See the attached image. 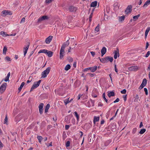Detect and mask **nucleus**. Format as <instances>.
Segmentation results:
<instances>
[{
  "label": "nucleus",
  "mask_w": 150,
  "mask_h": 150,
  "mask_svg": "<svg viewBox=\"0 0 150 150\" xmlns=\"http://www.w3.org/2000/svg\"><path fill=\"white\" fill-rule=\"evenodd\" d=\"M51 69L50 67H47L46 69L41 74V77L45 78L46 77L47 75L49 74Z\"/></svg>",
  "instance_id": "obj_1"
},
{
  "label": "nucleus",
  "mask_w": 150,
  "mask_h": 150,
  "mask_svg": "<svg viewBox=\"0 0 150 150\" xmlns=\"http://www.w3.org/2000/svg\"><path fill=\"white\" fill-rule=\"evenodd\" d=\"M41 81V80H39L38 81L35 82L31 88L30 91L31 92L33 89L38 87L39 86Z\"/></svg>",
  "instance_id": "obj_2"
},
{
  "label": "nucleus",
  "mask_w": 150,
  "mask_h": 150,
  "mask_svg": "<svg viewBox=\"0 0 150 150\" xmlns=\"http://www.w3.org/2000/svg\"><path fill=\"white\" fill-rule=\"evenodd\" d=\"M97 69V66H95L93 67H89L87 68H85L84 69L83 71H87L88 70H90L92 72L95 71Z\"/></svg>",
  "instance_id": "obj_3"
},
{
  "label": "nucleus",
  "mask_w": 150,
  "mask_h": 150,
  "mask_svg": "<svg viewBox=\"0 0 150 150\" xmlns=\"http://www.w3.org/2000/svg\"><path fill=\"white\" fill-rule=\"evenodd\" d=\"M7 83H4L0 87V94H1L5 91L6 90Z\"/></svg>",
  "instance_id": "obj_4"
},
{
  "label": "nucleus",
  "mask_w": 150,
  "mask_h": 150,
  "mask_svg": "<svg viewBox=\"0 0 150 150\" xmlns=\"http://www.w3.org/2000/svg\"><path fill=\"white\" fill-rule=\"evenodd\" d=\"M12 14V12L8 10H4L2 11L1 16L5 17L7 15H11Z\"/></svg>",
  "instance_id": "obj_5"
},
{
  "label": "nucleus",
  "mask_w": 150,
  "mask_h": 150,
  "mask_svg": "<svg viewBox=\"0 0 150 150\" xmlns=\"http://www.w3.org/2000/svg\"><path fill=\"white\" fill-rule=\"evenodd\" d=\"M49 19V17L47 16H44L41 17H40L38 20L37 22L40 23L42 21L47 20Z\"/></svg>",
  "instance_id": "obj_6"
},
{
  "label": "nucleus",
  "mask_w": 150,
  "mask_h": 150,
  "mask_svg": "<svg viewBox=\"0 0 150 150\" xmlns=\"http://www.w3.org/2000/svg\"><path fill=\"white\" fill-rule=\"evenodd\" d=\"M132 6L131 5H128L125 11V12L126 14H128L129 13H131L132 11Z\"/></svg>",
  "instance_id": "obj_7"
},
{
  "label": "nucleus",
  "mask_w": 150,
  "mask_h": 150,
  "mask_svg": "<svg viewBox=\"0 0 150 150\" xmlns=\"http://www.w3.org/2000/svg\"><path fill=\"white\" fill-rule=\"evenodd\" d=\"M44 106V104L42 103H41L40 104L38 108L40 113V115L42 114L43 112V107Z\"/></svg>",
  "instance_id": "obj_8"
},
{
  "label": "nucleus",
  "mask_w": 150,
  "mask_h": 150,
  "mask_svg": "<svg viewBox=\"0 0 150 150\" xmlns=\"http://www.w3.org/2000/svg\"><path fill=\"white\" fill-rule=\"evenodd\" d=\"M113 53L114 54V58L115 59H116L117 58V56L118 57L119 56V50L118 48H117L116 50H115L113 52Z\"/></svg>",
  "instance_id": "obj_9"
},
{
  "label": "nucleus",
  "mask_w": 150,
  "mask_h": 150,
  "mask_svg": "<svg viewBox=\"0 0 150 150\" xmlns=\"http://www.w3.org/2000/svg\"><path fill=\"white\" fill-rule=\"evenodd\" d=\"M64 53V49L61 48L60 50L59 53V58L60 59H61L63 58Z\"/></svg>",
  "instance_id": "obj_10"
},
{
  "label": "nucleus",
  "mask_w": 150,
  "mask_h": 150,
  "mask_svg": "<svg viewBox=\"0 0 150 150\" xmlns=\"http://www.w3.org/2000/svg\"><path fill=\"white\" fill-rule=\"evenodd\" d=\"M30 43L28 42L27 44V45L25 47H24L23 48L24 49V56H25L28 50V49L30 45Z\"/></svg>",
  "instance_id": "obj_11"
},
{
  "label": "nucleus",
  "mask_w": 150,
  "mask_h": 150,
  "mask_svg": "<svg viewBox=\"0 0 150 150\" xmlns=\"http://www.w3.org/2000/svg\"><path fill=\"white\" fill-rule=\"evenodd\" d=\"M138 69L137 66H132L128 68V69L130 71H137Z\"/></svg>",
  "instance_id": "obj_12"
},
{
  "label": "nucleus",
  "mask_w": 150,
  "mask_h": 150,
  "mask_svg": "<svg viewBox=\"0 0 150 150\" xmlns=\"http://www.w3.org/2000/svg\"><path fill=\"white\" fill-rule=\"evenodd\" d=\"M53 38V36L51 35L49 36L47 38H46L45 40V42L47 44H49L51 42L52 38Z\"/></svg>",
  "instance_id": "obj_13"
},
{
  "label": "nucleus",
  "mask_w": 150,
  "mask_h": 150,
  "mask_svg": "<svg viewBox=\"0 0 150 150\" xmlns=\"http://www.w3.org/2000/svg\"><path fill=\"white\" fill-rule=\"evenodd\" d=\"M69 40H68L67 41L64 42L63 44L62 45L61 48H62L64 49H65V48L66 46H68L69 44Z\"/></svg>",
  "instance_id": "obj_14"
},
{
  "label": "nucleus",
  "mask_w": 150,
  "mask_h": 150,
  "mask_svg": "<svg viewBox=\"0 0 150 150\" xmlns=\"http://www.w3.org/2000/svg\"><path fill=\"white\" fill-rule=\"evenodd\" d=\"M77 9L76 7L73 6H70L69 8V11L71 12H75Z\"/></svg>",
  "instance_id": "obj_15"
},
{
  "label": "nucleus",
  "mask_w": 150,
  "mask_h": 150,
  "mask_svg": "<svg viewBox=\"0 0 150 150\" xmlns=\"http://www.w3.org/2000/svg\"><path fill=\"white\" fill-rule=\"evenodd\" d=\"M106 59V62H108V61H109L110 62H112L113 61V59L112 57L110 56H107L105 57Z\"/></svg>",
  "instance_id": "obj_16"
},
{
  "label": "nucleus",
  "mask_w": 150,
  "mask_h": 150,
  "mask_svg": "<svg viewBox=\"0 0 150 150\" xmlns=\"http://www.w3.org/2000/svg\"><path fill=\"white\" fill-rule=\"evenodd\" d=\"M111 142V140L109 139L107 140L105 143L104 145L102 146L103 148H104V146H108Z\"/></svg>",
  "instance_id": "obj_17"
},
{
  "label": "nucleus",
  "mask_w": 150,
  "mask_h": 150,
  "mask_svg": "<svg viewBox=\"0 0 150 150\" xmlns=\"http://www.w3.org/2000/svg\"><path fill=\"white\" fill-rule=\"evenodd\" d=\"M101 56H103L106 53V48L104 47L101 50Z\"/></svg>",
  "instance_id": "obj_18"
},
{
  "label": "nucleus",
  "mask_w": 150,
  "mask_h": 150,
  "mask_svg": "<svg viewBox=\"0 0 150 150\" xmlns=\"http://www.w3.org/2000/svg\"><path fill=\"white\" fill-rule=\"evenodd\" d=\"M53 54V52H52L48 50H47V53H46V54H47V56L49 57H52V56Z\"/></svg>",
  "instance_id": "obj_19"
},
{
  "label": "nucleus",
  "mask_w": 150,
  "mask_h": 150,
  "mask_svg": "<svg viewBox=\"0 0 150 150\" xmlns=\"http://www.w3.org/2000/svg\"><path fill=\"white\" fill-rule=\"evenodd\" d=\"M150 4V0H147L143 5V7L144 8L146 7Z\"/></svg>",
  "instance_id": "obj_20"
},
{
  "label": "nucleus",
  "mask_w": 150,
  "mask_h": 150,
  "mask_svg": "<svg viewBox=\"0 0 150 150\" xmlns=\"http://www.w3.org/2000/svg\"><path fill=\"white\" fill-rule=\"evenodd\" d=\"M97 4V1H96L92 2L90 5L91 7H95L96 6Z\"/></svg>",
  "instance_id": "obj_21"
},
{
  "label": "nucleus",
  "mask_w": 150,
  "mask_h": 150,
  "mask_svg": "<svg viewBox=\"0 0 150 150\" xmlns=\"http://www.w3.org/2000/svg\"><path fill=\"white\" fill-rule=\"evenodd\" d=\"M108 95L109 97L110 98L111 96H114L115 94L114 92L113 91H112L108 93Z\"/></svg>",
  "instance_id": "obj_22"
},
{
  "label": "nucleus",
  "mask_w": 150,
  "mask_h": 150,
  "mask_svg": "<svg viewBox=\"0 0 150 150\" xmlns=\"http://www.w3.org/2000/svg\"><path fill=\"white\" fill-rule=\"evenodd\" d=\"M147 83V80L146 79H144L143 81L142 84H141L144 87L146 85Z\"/></svg>",
  "instance_id": "obj_23"
},
{
  "label": "nucleus",
  "mask_w": 150,
  "mask_h": 150,
  "mask_svg": "<svg viewBox=\"0 0 150 150\" xmlns=\"http://www.w3.org/2000/svg\"><path fill=\"white\" fill-rule=\"evenodd\" d=\"M140 100L139 98V96L137 94L136 95L135 97V99H134V101L139 102Z\"/></svg>",
  "instance_id": "obj_24"
},
{
  "label": "nucleus",
  "mask_w": 150,
  "mask_h": 150,
  "mask_svg": "<svg viewBox=\"0 0 150 150\" xmlns=\"http://www.w3.org/2000/svg\"><path fill=\"white\" fill-rule=\"evenodd\" d=\"M10 76V72H9L7 74V76L6 77L5 79H4V81L5 82H7L8 81H9V77Z\"/></svg>",
  "instance_id": "obj_25"
},
{
  "label": "nucleus",
  "mask_w": 150,
  "mask_h": 150,
  "mask_svg": "<svg viewBox=\"0 0 150 150\" xmlns=\"http://www.w3.org/2000/svg\"><path fill=\"white\" fill-rule=\"evenodd\" d=\"M150 30V27H148V28H147L146 29V30L145 31V35L146 38V37L147 35L148 34Z\"/></svg>",
  "instance_id": "obj_26"
},
{
  "label": "nucleus",
  "mask_w": 150,
  "mask_h": 150,
  "mask_svg": "<svg viewBox=\"0 0 150 150\" xmlns=\"http://www.w3.org/2000/svg\"><path fill=\"white\" fill-rule=\"evenodd\" d=\"M50 105L49 104H47L46 106L45 109V112L47 113L48 112V109H49L50 107Z\"/></svg>",
  "instance_id": "obj_27"
},
{
  "label": "nucleus",
  "mask_w": 150,
  "mask_h": 150,
  "mask_svg": "<svg viewBox=\"0 0 150 150\" xmlns=\"http://www.w3.org/2000/svg\"><path fill=\"white\" fill-rule=\"evenodd\" d=\"M47 50H41L39 51V52H38V53L39 54L40 53H44L45 54H46V53H47Z\"/></svg>",
  "instance_id": "obj_28"
},
{
  "label": "nucleus",
  "mask_w": 150,
  "mask_h": 150,
  "mask_svg": "<svg viewBox=\"0 0 150 150\" xmlns=\"http://www.w3.org/2000/svg\"><path fill=\"white\" fill-rule=\"evenodd\" d=\"M71 66L70 64H67L66 65L64 68L65 70L68 71L71 68Z\"/></svg>",
  "instance_id": "obj_29"
},
{
  "label": "nucleus",
  "mask_w": 150,
  "mask_h": 150,
  "mask_svg": "<svg viewBox=\"0 0 150 150\" xmlns=\"http://www.w3.org/2000/svg\"><path fill=\"white\" fill-rule=\"evenodd\" d=\"M99 117H98L95 116L94 117V119L93 120V122L95 124V123L96 122H98L99 120Z\"/></svg>",
  "instance_id": "obj_30"
},
{
  "label": "nucleus",
  "mask_w": 150,
  "mask_h": 150,
  "mask_svg": "<svg viewBox=\"0 0 150 150\" xmlns=\"http://www.w3.org/2000/svg\"><path fill=\"white\" fill-rule=\"evenodd\" d=\"M25 84V83L24 82H23L22 83L21 85L20 86V87L18 88V89L19 91H21L23 86Z\"/></svg>",
  "instance_id": "obj_31"
},
{
  "label": "nucleus",
  "mask_w": 150,
  "mask_h": 150,
  "mask_svg": "<svg viewBox=\"0 0 150 150\" xmlns=\"http://www.w3.org/2000/svg\"><path fill=\"white\" fill-rule=\"evenodd\" d=\"M125 18V16H122L119 17V21L122 22L124 21Z\"/></svg>",
  "instance_id": "obj_32"
},
{
  "label": "nucleus",
  "mask_w": 150,
  "mask_h": 150,
  "mask_svg": "<svg viewBox=\"0 0 150 150\" xmlns=\"http://www.w3.org/2000/svg\"><path fill=\"white\" fill-rule=\"evenodd\" d=\"M140 14H139L138 15H136V16H134L133 17V19L134 20V21H136V20H137L138 18L140 17Z\"/></svg>",
  "instance_id": "obj_33"
},
{
  "label": "nucleus",
  "mask_w": 150,
  "mask_h": 150,
  "mask_svg": "<svg viewBox=\"0 0 150 150\" xmlns=\"http://www.w3.org/2000/svg\"><path fill=\"white\" fill-rule=\"evenodd\" d=\"M37 138L39 140V142L41 144V141H42V137L41 136H37Z\"/></svg>",
  "instance_id": "obj_34"
},
{
  "label": "nucleus",
  "mask_w": 150,
  "mask_h": 150,
  "mask_svg": "<svg viewBox=\"0 0 150 150\" xmlns=\"http://www.w3.org/2000/svg\"><path fill=\"white\" fill-rule=\"evenodd\" d=\"M146 131V129H141L140 132H139V133L141 134H144Z\"/></svg>",
  "instance_id": "obj_35"
},
{
  "label": "nucleus",
  "mask_w": 150,
  "mask_h": 150,
  "mask_svg": "<svg viewBox=\"0 0 150 150\" xmlns=\"http://www.w3.org/2000/svg\"><path fill=\"white\" fill-rule=\"evenodd\" d=\"M7 50V47H6L4 46V47L3 49V53L4 54H6V51Z\"/></svg>",
  "instance_id": "obj_36"
},
{
  "label": "nucleus",
  "mask_w": 150,
  "mask_h": 150,
  "mask_svg": "<svg viewBox=\"0 0 150 150\" xmlns=\"http://www.w3.org/2000/svg\"><path fill=\"white\" fill-rule=\"evenodd\" d=\"M74 114L75 116L76 117L77 121H78L79 119V115H78L77 112L76 111L74 112Z\"/></svg>",
  "instance_id": "obj_37"
},
{
  "label": "nucleus",
  "mask_w": 150,
  "mask_h": 150,
  "mask_svg": "<svg viewBox=\"0 0 150 150\" xmlns=\"http://www.w3.org/2000/svg\"><path fill=\"white\" fill-rule=\"evenodd\" d=\"M100 61L102 63H106L105 58V57L104 58L101 59H100Z\"/></svg>",
  "instance_id": "obj_38"
},
{
  "label": "nucleus",
  "mask_w": 150,
  "mask_h": 150,
  "mask_svg": "<svg viewBox=\"0 0 150 150\" xmlns=\"http://www.w3.org/2000/svg\"><path fill=\"white\" fill-rule=\"evenodd\" d=\"M102 96H103V99H104V100H105V101L107 103L108 100L105 97V93H103Z\"/></svg>",
  "instance_id": "obj_39"
},
{
  "label": "nucleus",
  "mask_w": 150,
  "mask_h": 150,
  "mask_svg": "<svg viewBox=\"0 0 150 150\" xmlns=\"http://www.w3.org/2000/svg\"><path fill=\"white\" fill-rule=\"evenodd\" d=\"M67 58V59L69 60V61L70 62H72L73 61V59L72 57H68Z\"/></svg>",
  "instance_id": "obj_40"
},
{
  "label": "nucleus",
  "mask_w": 150,
  "mask_h": 150,
  "mask_svg": "<svg viewBox=\"0 0 150 150\" xmlns=\"http://www.w3.org/2000/svg\"><path fill=\"white\" fill-rule=\"evenodd\" d=\"M63 138L64 140L66 138L67 136L65 132H64L62 134Z\"/></svg>",
  "instance_id": "obj_41"
},
{
  "label": "nucleus",
  "mask_w": 150,
  "mask_h": 150,
  "mask_svg": "<svg viewBox=\"0 0 150 150\" xmlns=\"http://www.w3.org/2000/svg\"><path fill=\"white\" fill-rule=\"evenodd\" d=\"M90 101L91 103V106H94V102H95V101L94 100H92L91 99L90 100Z\"/></svg>",
  "instance_id": "obj_42"
},
{
  "label": "nucleus",
  "mask_w": 150,
  "mask_h": 150,
  "mask_svg": "<svg viewBox=\"0 0 150 150\" xmlns=\"http://www.w3.org/2000/svg\"><path fill=\"white\" fill-rule=\"evenodd\" d=\"M0 34L2 35L3 36L5 37L6 34L5 32L2 31L0 32Z\"/></svg>",
  "instance_id": "obj_43"
},
{
  "label": "nucleus",
  "mask_w": 150,
  "mask_h": 150,
  "mask_svg": "<svg viewBox=\"0 0 150 150\" xmlns=\"http://www.w3.org/2000/svg\"><path fill=\"white\" fill-rule=\"evenodd\" d=\"M93 14L92 13H91L89 16V21L90 22H91V18L92 17Z\"/></svg>",
  "instance_id": "obj_44"
},
{
  "label": "nucleus",
  "mask_w": 150,
  "mask_h": 150,
  "mask_svg": "<svg viewBox=\"0 0 150 150\" xmlns=\"http://www.w3.org/2000/svg\"><path fill=\"white\" fill-rule=\"evenodd\" d=\"M8 120V118H7V116L6 115L5 117V119H4V124H6V122H7Z\"/></svg>",
  "instance_id": "obj_45"
},
{
  "label": "nucleus",
  "mask_w": 150,
  "mask_h": 150,
  "mask_svg": "<svg viewBox=\"0 0 150 150\" xmlns=\"http://www.w3.org/2000/svg\"><path fill=\"white\" fill-rule=\"evenodd\" d=\"M87 75H89L91 77H93L95 76V74H91V73H88L87 74Z\"/></svg>",
  "instance_id": "obj_46"
},
{
  "label": "nucleus",
  "mask_w": 150,
  "mask_h": 150,
  "mask_svg": "<svg viewBox=\"0 0 150 150\" xmlns=\"http://www.w3.org/2000/svg\"><path fill=\"white\" fill-rule=\"evenodd\" d=\"M69 98L68 99H67V100L66 101H64V102L65 105H67V104L69 103L70 102L69 100Z\"/></svg>",
  "instance_id": "obj_47"
},
{
  "label": "nucleus",
  "mask_w": 150,
  "mask_h": 150,
  "mask_svg": "<svg viewBox=\"0 0 150 150\" xmlns=\"http://www.w3.org/2000/svg\"><path fill=\"white\" fill-rule=\"evenodd\" d=\"M121 93L122 94H125L126 92V90L125 89H124L120 91Z\"/></svg>",
  "instance_id": "obj_48"
},
{
  "label": "nucleus",
  "mask_w": 150,
  "mask_h": 150,
  "mask_svg": "<svg viewBox=\"0 0 150 150\" xmlns=\"http://www.w3.org/2000/svg\"><path fill=\"white\" fill-rule=\"evenodd\" d=\"M5 59H6V60H7L8 61H9L11 60L10 58L9 57H8V56L6 57L5 58Z\"/></svg>",
  "instance_id": "obj_49"
},
{
  "label": "nucleus",
  "mask_w": 150,
  "mask_h": 150,
  "mask_svg": "<svg viewBox=\"0 0 150 150\" xmlns=\"http://www.w3.org/2000/svg\"><path fill=\"white\" fill-rule=\"evenodd\" d=\"M144 91L145 92V94L147 95L148 94V90L146 88H144Z\"/></svg>",
  "instance_id": "obj_50"
},
{
  "label": "nucleus",
  "mask_w": 150,
  "mask_h": 150,
  "mask_svg": "<svg viewBox=\"0 0 150 150\" xmlns=\"http://www.w3.org/2000/svg\"><path fill=\"white\" fill-rule=\"evenodd\" d=\"M137 129L136 128H134L133 129L132 132V133L133 134H134L136 133Z\"/></svg>",
  "instance_id": "obj_51"
},
{
  "label": "nucleus",
  "mask_w": 150,
  "mask_h": 150,
  "mask_svg": "<svg viewBox=\"0 0 150 150\" xmlns=\"http://www.w3.org/2000/svg\"><path fill=\"white\" fill-rule=\"evenodd\" d=\"M70 142L69 141H67V142L66 145V146L67 147L69 146H70Z\"/></svg>",
  "instance_id": "obj_52"
},
{
  "label": "nucleus",
  "mask_w": 150,
  "mask_h": 150,
  "mask_svg": "<svg viewBox=\"0 0 150 150\" xmlns=\"http://www.w3.org/2000/svg\"><path fill=\"white\" fill-rule=\"evenodd\" d=\"M53 0H46L45 2L47 4H49L52 2Z\"/></svg>",
  "instance_id": "obj_53"
},
{
  "label": "nucleus",
  "mask_w": 150,
  "mask_h": 150,
  "mask_svg": "<svg viewBox=\"0 0 150 150\" xmlns=\"http://www.w3.org/2000/svg\"><path fill=\"white\" fill-rule=\"evenodd\" d=\"M114 67H115V70L116 72L117 73L118 72V70L116 67V64H114Z\"/></svg>",
  "instance_id": "obj_54"
},
{
  "label": "nucleus",
  "mask_w": 150,
  "mask_h": 150,
  "mask_svg": "<svg viewBox=\"0 0 150 150\" xmlns=\"http://www.w3.org/2000/svg\"><path fill=\"white\" fill-rule=\"evenodd\" d=\"M150 52L149 51H148L147 52L146 54L145 55V57H148V56H149V55H150Z\"/></svg>",
  "instance_id": "obj_55"
},
{
  "label": "nucleus",
  "mask_w": 150,
  "mask_h": 150,
  "mask_svg": "<svg viewBox=\"0 0 150 150\" xmlns=\"http://www.w3.org/2000/svg\"><path fill=\"white\" fill-rule=\"evenodd\" d=\"M25 18L24 17L23 18L21 21V23H24L25 21Z\"/></svg>",
  "instance_id": "obj_56"
},
{
  "label": "nucleus",
  "mask_w": 150,
  "mask_h": 150,
  "mask_svg": "<svg viewBox=\"0 0 150 150\" xmlns=\"http://www.w3.org/2000/svg\"><path fill=\"white\" fill-rule=\"evenodd\" d=\"M127 95L123 96V97L125 101L127 100Z\"/></svg>",
  "instance_id": "obj_57"
},
{
  "label": "nucleus",
  "mask_w": 150,
  "mask_h": 150,
  "mask_svg": "<svg viewBox=\"0 0 150 150\" xmlns=\"http://www.w3.org/2000/svg\"><path fill=\"white\" fill-rule=\"evenodd\" d=\"M99 28L98 27V26H97L95 28V30L97 32H98L99 31Z\"/></svg>",
  "instance_id": "obj_58"
},
{
  "label": "nucleus",
  "mask_w": 150,
  "mask_h": 150,
  "mask_svg": "<svg viewBox=\"0 0 150 150\" xmlns=\"http://www.w3.org/2000/svg\"><path fill=\"white\" fill-rule=\"evenodd\" d=\"M119 100H120L118 98H117L116 99V100L113 102V103H116L118 102L119 101Z\"/></svg>",
  "instance_id": "obj_59"
},
{
  "label": "nucleus",
  "mask_w": 150,
  "mask_h": 150,
  "mask_svg": "<svg viewBox=\"0 0 150 150\" xmlns=\"http://www.w3.org/2000/svg\"><path fill=\"white\" fill-rule=\"evenodd\" d=\"M69 127V125H66L65 126V128L66 130H68Z\"/></svg>",
  "instance_id": "obj_60"
},
{
  "label": "nucleus",
  "mask_w": 150,
  "mask_h": 150,
  "mask_svg": "<svg viewBox=\"0 0 150 150\" xmlns=\"http://www.w3.org/2000/svg\"><path fill=\"white\" fill-rule=\"evenodd\" d=\"M90 52L92 55L94 57L95 54V52H94L92 51L91 52Z\"/></svg>",
  "instance_id": "obj_61"
},
{
  "label": "nucleus",
  "mask_w": 150,
  "mask_h": 150,
  "mask_svg": "<svg viewBox=\"0 0 150 150\" xmlns=\"http://www.w3.org/2000/svg\"><path fill=\"white\" fill-rule=\"evenodd\" d=\"M149 45V44L148 42H147L146 43V49L148 47Z\"/></svg>",
  "instance_id": "obj_62"
},
{
  "label": "nucleus",
  "mask_w": 150,
  "mask_h": 150,
  "mask_svg": "<svg viewBox=\"0 0 150 150\" xmlns=\"http://www.w3.org/2000/svg\"><path fill=\"white\" fill-rule=\"evenodd\" d=\"M82 95H81V94H79L78 96H77V97H78V100H79V99H80V98L82 96Z\"/></svg>",
  "instance_id": "obj_63"
},
{
  "label": "nucleus",
  "mask_w": 150,
  "mask_h": 150,
  "mask_svg": "<svg viewBox=\"0 0 150 150\" xmlns=\"http://www.w3.org/2000/svg\"><path fill=\"white\" fill-rule=\"evenodd\" d=\"M93 140L91 139V138H90L89 139V142L90 143V144H91L93 142Z\"/></svg>",
  "instance_id": "obj_64"
}]
</instances>
